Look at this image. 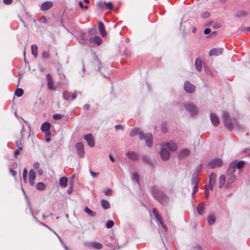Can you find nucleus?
Instances as JSON below:
<instances>
[{
	"mask_svg": "<svg viewBox=\"0 0 250 250\" xmlns=\"http://www.w3.org/2000/svg\"><path fill=\"white\" fill-rule=\"evenodd\" d=\"M161 151L160 154L161 159L163 161H167L170 157V153L167 149L170 151H175L177 149V146L175 143L172 141L167 142V143H162L161 145Z\"/></svg>",
	"mask_w": 250,
	"mask_h": 250,
	"instance_id": "1",
	"label": "nucleus"
},
{
	"mask_svg": "<svg viewBox=\"0 0 250 250\" xmlns=\"http://www.w3.org/2000/svg\"><path fill=\"white\" fill-rule=\"evenodd\" d=\"M131 136L138 135L140 139H144L146 141V146L148 147H151L152 144V135L150 133L143 134L142 131L139 128H134L131 130L130 133Z\"/></svg>",
	"mask_w": 250,
	"mask_h": 250,
	"instance_id": "2",
	"label": "nucleus"
},
{
	"mask_svg": "<svg viewBox=\"0 0 250 250\" xmlns=\"http://www.w3.org/2000/svg\"><path fill=\"white\" fill-rule=\"evenodd\" d=\"M151 192L155 198L163 205L168 203V198L156 186L151 188Z\"/></svg>",
	"mask_w": 250,
	"mask_h": 250,
	"instance_id": "3",
	"label": "nucleus"
},
{
	"mask_svg": "<svg viewBox=\"0 0 250 250\" xmlns=\"http://www.w3.org/2000/svg\"><path fill=\"white\" fill-rule=\"evenodd\" d=\"M222 118L225 124V126L229 130H231L233 128L238 127L237 122L235 119H230L229 114L226 111H224Z\"/></svg>",
	"mask_w": 250,
	"mask_h": 250,
	"instance_id": "4",
	"label": "nucleus"
},
{
	"mask_svg": "<svg viewBox=\"0 0 250 250\" xmlns=\"http://www.w3.org/2000/svg\"><path fill=\"white\" fill-rule=\"evenodd\" d=\"M203 165L200 164L196 168L195 172L193 173L191 178V185L193 186L192 196L195 197V193L197 191L198 188L199 179L197 176V173L199 172L202 169Z\"/></svg>",
	"mask_w": 250,
	"mask_h": 250,
	"instance_id": "5",
	"label": "nucleus"
},
{
	"mask_svg": "<svg viewBox=\"0 0 250 250\" xmlns=\"http://www.w3.org/2000/svg\"><path fill=\"white\" fill-rule=\"evenodd\" d=\"M84 245L88 249H93L94 250H100L103 247L101 243L96 241H87L84 242Z\"/></svg>",
	"mask_w": 250,
	"mask_h": 250,
	"instance_id": "6",
	"label": "nucleus"
},
{
	"mask_svg": "<svg viewBox=\"0 0 250 250\" xmlns=\"http://www.w3.org/2000/svg\"><path fill=\"white\" fill-rule=\"evenodd\" d=\"M186 110L191 115L194 116L198 113V108L193 103H188L185 105Z\"/></svg>",
	"mask_w": 250,
	"mask_h": 250,
	"instance_id": "7",
	"label": "nucleus"
},
{
	"mask_svg": "<svg viewBox=\"0 0 250 250\" xmlns=\"http://www.w3.org/2000/svg\"><path fill=\"white\" fill-rule=\"evenodd\" d=\"M223 161L221 159L215 158L210 160L208 163V167L210 168L220 167L222 166Z\"/></svg>",
	"mask_w": 250,
	"mask_h": 250,
	"instance_id": "8",
	"label": "nucleus"
},
{
	"mask_svg": "<svg viewBox=\"0 0 250 250\" xmlns=\"http://www.w3.org/2000/svg\"><path fill=\"white\" fill-rule=\"evenodd\" d=\"M153 214L155 217L156 221L159 223L164 229V231L166 232L167 231V227L164 224L163 219L161 216V215L159 214V212L157 211V209L155 208H153L152 209Z\"/></svg>",
	"mask_w": 250,
	"mask_h": 250,
	"instance_id": "9",
	"label": "nucleus"
},
{
	"mask_svg": "<svg viewBox=\"0 0 250 250\" xmlns=\"http://www.w3.org/2000/svg\"><path fill=\"white\" fill-rule=\"evenodd\" d=\"M78 154L80 157L83 158L84 156L83 145L81 143H78L75 146Z\"/></svg>",
	"mask_w": 250,
	"mask_h": 250,
	"instance_id": "10",
	"label": "nucleus"
},
{
	"mask_svg": "<svg viewBox=\"0 0 250 250\" xmlns=\"http://www.w3.org/2000/svg\"><path fill=\"white\" fill-rule=\"evenodd\" d=\"M50 124L48 122L44 123L41 126V130L42 132L45 133V136H50Z\"/></svg>",
	"mask_w": 250,
	"mask_h": 250,
	"instance_id": "11",
	"label": "nucleus"
},
{
	"mask_svg": "<svg viewBox=\"0 0 250 250\" xmlns=\"http://www.w3.org/2000/svg\"><path fill=\"white\" fill-rule=\"evenodd\" d=\"M216 179V174L214 173H211L209 176V181L208 186V188L211 190H213L214 185L215 183Z\"/></svg>",
	"mask_w": 250,
	"mask_h": 250,
	"instance_id": "12",
	"label": "nucleus"
},
{
	"mask_svg": "<svg viewBox=\"0 0 250 250\" xmlns=\"http://www.w3.org/2000/svg\"><path fill=\"white\" fill-rule=\"evenodd\" d=\"M184 90L188 93H192L195 90V86L189 82H186L184 86Z\"/></svg>",
	"mask_w": 250,
	"mask_h": 250,
	"instance_id": "13",
	"label": "nucleus"
},
{
	"mask_svg": "<svg viewBox=\"0 0 250 250\" xmlns=\"http://www.w3.org/2000/svg\"><path fill=\"white\" fill-rule=\"evenodd\" d=\"M210 119L211 121L212 125L214 126H217L219 123V120L217 115L214 113H210Z\"/></svg>",
	"mask_w": 250,
	"mask_h": 250,
	"instance_id": "14",
	"label": "nucleus"
},
{
	"mask_svg": "<svg viewBox=\"0 0 250 250\" xmlns=\"http://www.w3.org/2000/svg\"><path fill=\"white\" fill-rule=\"evenodd\" d=\"M84 138L87 141L89 146L93 147L95 146V142L91 134H89L85 135Z\"/></svg>",
	"mask_w": 250,
	"mask_h": 250,
	"instance_id": "15",
	"label": "nucleus"
},
{
	"mask_svg": "<svg viewBox=\"0 0 250 250\" xmlns=\"http://www.w3.org/2000/svg\"><path fill=\"white\" fill-rule=\"evenodd\" d=\"M36 177L35 172L32 169L30 170L29 173V183L31 186L34 185Z\"/></svg>",
	"mask_w": 250,
	"mask_h": 250,
	"instance_id": "16",
	"label": "nucleus"
},
{
	"mask_svg": "<svg viewBox=\"0 0 250 250\" xmlns=\"http://www.w3.org/2000/svg\"><path fill=\"white\" fill-rule=\"evenodd\" d=\"M223 52V49L222 48H213L210 50L209 52V55L212 56H217L220 55Z\"/></svg>",
	"mask_w": 250,
	"mask_h": 250,
	"instance_id": "17",
	"label": "nucleus"
},
{
	"mask_svg": "<svg viewBox=\"0 0 250 250\" xmlns=\"http://www.w3.org/2000/svg\"><path fill=\"white\" fill-rule=\"evenodd\" d=\"M46 80L47 82V87L49 89L53 90L55 89L53 80L50 74H48L46 75Z\"/></svg>",
	"mask_w": 250,
	"mask_h": 250,
	"instance_id": "18",
	"label": "nucleus"
},
{
	"mask_svg": "<svg viewBox=\"0 0 250 250\" xmlns=\"http://www.w3.org/2000/svg\"><path fill=\"white\" fill-rule=\"evenodd\" d=\"M190 150L188 148H183L179 151V156L180 158H185L189 155Z\"/></svg>",
	"mask_w": 250,
	"mask_h": 250,
	"instance_id": "19",
	"label": "nucleus"
},
{
	"mask_svg": "<svg viewBox=\"0 0 250 250\" xmlns=\"http://www.w3.org/2000/svg\"><path fill=\"white\" fill-rule=\"evenodd\" d=\"M53 6V3L51 1H46L42 3L41 8L42 11H45L51 8Z\"/></svg>",
	"mask_w": 250,
	"mask_h": 250,
	"instance_id": "20",
	"label": "nucleus"
},
{
	"mask_svg": "<svg viewBox=\"0 0 250 250\" xmlns=\"http://www.w3.org/2000/svg\"><path fill=\"white\" fill-rule=\"evenodd\" d=\"M89 41L91 42H93L98 45H100L102 42L101 39L98 36L90 38Z\"/></svg>",
	"mask_w": 250,
	"mask_h": 250,
	"instance_id": "21",
	"label": "nucleus"
},
{
	"mask_svg": "<svg viewBox=\"0 0 250 250\" xmlns=\"http://www.w3.org/2000/svg\"><path fill=\"white\" fill-rule=\"evenodd\" d=\"M236 167L234 163L231 162L229 164V166L228 171V176L229 175H233V173L235 172Z\"/></svg>",
	"mask_w": 250,
	"mask_h": 250,
	"instance_id": "22",
	"label": "nucleus"
},
{
	"mask_svg": "<svg viewBox=\"0 0 250 250\" xmlns=\"http://www.w3.org/2000/svg\"><path fill=\"white\" fill-rule=\"evenodd\" d=\"M126 156L130 159L135 160L137 158L138 154L133 151H128L126 153Z\"/></svg>",
	"mask_w": 250,
	"mask_h": 250,
	"instance_id": "23",
	"label": "nucleus"
},
{
	"mask_svg": "<svg viewBox=\"0 0 250 250\" xmlns=\"http://www.w3.org/2000/svg\"><path fill=\"white\" fill-rule=\"evenodd\" d=\"M196 69L198 71H201L202 69V62L200 59L197 58L195 62Z\"/></svg>",
	"mask_w": 250,
	"mask_h": 250,
	"instance_id": "24",
	"label": "nucleus"
},
{
	"mask_svg": "<svg viewBox=\"0 0 250 250\" xmlns=\"http://www.w3.org/2000/svg\"><path fill=\"white\" fill-rule=\"evenodd\" d=\"M228 176V179L227 181L226 186L229 187L232 183H233L235 180V176L234 175H229Z\"/></svg>",
	"mask_w": 250,
	"mask_h": 250,
	"instance_id": "25",
	"label": "nucleus"
},
{
	"mask_svg": "<svg viewBox=\"0 0 250 250\" xmlns=\"http://www.w3.org/2000/svg\"><path fill=\"white\" fill-rule=\"evenodd\" d=\"M98 28L100 32V34L103 36H105L106 33L104 29V27L102 22H99L98 24Z\"/></svg>",
	"mask_w": 250,
	"mask_h": 250,
	"instance_id": "26",
	"label": "nucleus"
},
{
	"mask_svg": "<svg viewBox=\"0 0 250 250\" xmlns=\"http://www.w3.org/2000/svg\"><path fill=\"white\" fill-rule=\"evenodd\" d=\"M204 203L202 202L200 203L197 207L198 213L200 215L202 214L204 211Z\"/></svg>",
	"mask_w": 250,
	"mask_h": 250,
	"instance_id": "27",
	"label": "nucleus"
},
{
	"mask_svg": "<svg viewBox=\"0 0 250 250\" xmlns=\"http://www.w3.org/2000/svg\"><path fill=\"white\" fill-rule=\"evenodd\" d=\"M31 53L32 55L36 58L38 56V46L36 44L31 45Z\"/></svg>",
	"mask_w": 250,
	"mask_h": 250,
	"instance_id": "28",
	"label": "nucleus"
},
{
	"mask_svg": "<svg viewBox=\"0 0 250 250\" xmlns=\"http://www.w3.org/2000/svg\"><path fill=\"white\" fill-rule=\"evenodd\" d=\"M226 181V177L224 175H222L220 176L219 178V188H221L225 185Z\"/></svg>",
	"mask_w": 250,
	"mask_h": 250,
	"instance_id": "29",
	"label": "nucleus"
},
{
	"mask_svg": "<svg viewBox=\"0 0 250 250\" xmlns=\"http://www.w3.org/2000/svg\"><path fill=\"white\" fill-rule=\"evenodd\" d=\"M208 223L209 225H212L214 223L215 221V217L214 215L210 214L208 216L207 218Z\"/></svg>",
	"mask_w": 250,
	"mask_h": 250,
	"instance_id": "30",
	"label": "nucleus"
},
{
	"mask_svg": "<svg viewBox=\"0 0 250 250\" xmlns=\"http://www.w3.org/2000/svg\"><path fill=\"white\" fill-rule=\"evenodd\" d=\"M60 185L63 187H65L67 183V178L65 177H62L60 179Z\"/></svg>",
	"mask_w": 250,
	"mask_h": 250,
	"instance_id": "31",
	"label": "nucleus"
},
{
	"mask_svg": "<svg viewBox=\"0 0 250 250\" xmlns=\"http://www.w3.org/2000/svg\"><path fill=\"white\" fill-rule=\"evenodd\" d=\"M101 205L103 208L106 209L110 208L109 202L105 200H102L101 201Z\"/></svg>",
	"mask_w": 250,
	"mask_h": 250,
	"instance_id": "32",
	"label": "nucleus"
},
{
	"mask_svg": "<svg viewBox=\"0 0 250 250\" xmlns=\"http://www.w3.org/2000/svg\"><path fill=\"white\" fill-rule=\"evenodd\" d=\"M232 163H234L235 164V166L236 168H237L238 169L241 168L245 164V162L243 161H240L238 162L236 161H233Z\"/></svg>",
	"mask_w": 250,
	"mask_h": 250,
	"instance_id": "33",
	"label": "nucleus"
},
{
	"mask_svg": "<svg viewBox=\"0 0 250 250\" xmlns=\"http://www.w3.org/2000/svg\"><path fill=\"white\" fill-rule=\"evenodd\" d=\"M50 52L49 50H43L42 54V57L43 59H49L50 58Z\"/></svg>",
	"mask_w": 250,
	"mask_h": 250,
	"instance_id": "34",
	"label": "nucleus"
},
{
	"mask_svg": "<svg viewBox=\"0 0 250 250\" xmlns=\"http://www.w3.org/2000/svg\"><path fill=\"white\" fill-rule=\"evenodd\" d=\"M36 188L39 190H42L45 189V185L42 182H39L36 185Z\"/></svg>",
	"mask_w": 250,
	"mask_h": 250,
	"instance_id": "35",
	"label": "nucleus"
},
{
	"mask_svg": "<svg viewBox=\"0 0 250 250\" xmlns=\"http://www.w3.org/2000/svg\"><path fill=\"white\" fill-rule=\"evenodd\" d=\"M84 211L91 216H95L96 215L95 212L90 210L88 207H85Z\"/></svg>",
	"mask_w": 250,
	"mask_h": 250,
	"instance_id": "36",
	"label": "nucleus"
},
{
	"mask_svg": "<svg viewBox=\"0 0 250 250\" xmlns=\"http://www.w3.org/2000/svg\"><path fill=\"white\" fill-rule=\"evenodd\" d=\"M23 93V91L21 88H18L15 91V94L17 97H21Z\"/></svg>",
	"mask_w": 250,
	"mask_h": 250,
	"instance_id": "37",
	"label": "nucleus"
},
{
	"mask_svg": "<svg viewBox=\"0 0 250 250\" xmlns=\"http://www.w3.org/2000/svg\"><path fill=\"white\" fill-rule=\"evenodd\" d=\"M104 194L108 196H110L112 194V191L110 188H106L104 190Z\"/></svg>",
	"mask_w": 250,
	"mask_h": 250,
	"instance_id": "38",
	"label": "nucleus"
},
{
	"mask_svg": "<svg viewBox=\"0 0 250 250\" xmlns=\"http://www.w3.org/2000/svg\"><path fill=\"white\" fill-rule=\"evenodd\" d=\"M133 178L134 180H135V181L137 183H139V175L136 172H134L133 173Z\"/></svg>",
	"mask_w": 250,
	"mask_h": 250,
	"instance_id": "39",
	"label": "nucleus"
},
{
	"mask_svg": "<svg viewBox=\"0 0 250 250\" xmlns=\"http://www.w3.org/2000/svg\"><path fill=\"white\" fill-rule=\"evenodd\" d=\"M113 4L111 2H108L105 3L104 9H111L112 8Z\"/></svg>",
	"mask_w": 250,
	"mask_h": 250,
	"instance_id": "40",
	"label": "nucleus"
},
{
	"mask_svg": "<svg viewBox=\"0 0 250 250\" xmlns=\"http://www.w3.org/2000/svg\"><path fill=\"white\" fill-rule=\"evenodd\" d=\"M114 225V222L112 221H108L106 224V227L108 229L111 228Z\"/></svg>",
	"mask_w": 250,
	"mask_h": 250,
	"instance_id": "41",
	"label": "nucleus"
},
{
	"mask_svg": "<svg viewBox=\"0 0 250 250\" xmlns=\"http://www.w3.org/2000/svg\"><path fill=\"white\" fill-rule=\"evenodd\" d=\"M63 96L64 98L66 100H69L70 98V95L67 92H64L63 93Z\"/></svg>",
	"mask_w": 250,
	"mask_h": 250,
	"instance_id": "42",
	"label": "nucleus"
},
{
	"mask_svg": "<svg viewBox=\"0 0 250 250\" xmlns=\"http://www.w3.org/2000/svg\"><path fill=\"white\" fill-rule=\"evenodd\" d=\"M62 115L59 114H56L53 115V118L55 120H60L62 119Z\"/></svg>",
	"mask_w": 250,
	"mask_h": 250,
	"instance_id": "43",
	"label": "nucleus"
},
{
	"mask_svg": "<svg viewBox=\"0 0 250 250\" xmlns=\"http://www.w3.org/2000/svg\"><path fill=\"white\" fill-rule=\"evenodd\" d=\"M15 144H16V146L18 147V148H19V149H22V145H21V141H16Z\"/></svg>",
	"mask_w": 250,
	"mask_h": 250,
	"instance_id": "44",
	"label": "nucleus"
},
{
	"mask_svg": "<svg viewBox=\"0 0 250 250\" xmlns=\"http://www.w3.org/2000/svg\"><path fill=\"white\" fill-rule=\"evenodd\" d=\"M209 13L208 12H203L201 14V17L203 18H207L209 17Z\"/></svg>",
	"mask_w": 250,
	"mask_h": 250,
	"instance_id": "45",
	"label": "nucleus"
},
{
	"mask_svg": "<svg viewBox=\"0 0 250 250\" xmlns=\"http://www.w3.org/2000/svg\"><path fill=\"white\" fill-rule=\"evenodd\" d=\"M247 13L245 11H240L239 14L237 15V16L240 17H244L247 15Z\"/></svg>",
	"mask_w": 250,
	"mask_h": 250,
	"instance_id": "46",
	"label": "nucleus"
},
{
	"mask_svg": "<svg viewBox=\"0 0 250 250\" xmlns=\"http://www.w3.org/2000/svg\"><path fill=\"white\" fill-rule=\"evenodd\" d=\"M86 36L84 34H82V35H81V43H83V44H84L85 43V42L86 41Z\"/></svg>",
	"mask_w": 250,
	"mask_h": 250,
	"instance_id": "47",
	"label": "nucleus"
},
{
	"mask_svg": "<svg viewBox=\"0 0 250 250\" xmlns=\"http://www.w3.org/2000/svg\"><path fill=\"white\" fill-rule=\"evenodd\" d=\"M144 160L146 162V163L149 164H151L152 165V163L150 160V159L147 157V156H144Z\"/></svg>",
	"mask_w": 250,
	"mask_h": 250,
	"instance_id": "48",
	"label": "nucleus"
},
{
	"mask_svg": "<svg viewBox=\"0 0 250 250\" xmlns=\"http://www.w3.org/2000/svg\"><path fill=\"white\" fill-rule=\"evenodd\" d=\"M33 167L35 169H37L40 167V163L38 162H35L34 163Z\"/></svg>",
	"mask_w": 250,
	"mask_h": 250,
	"instance_id": "49",
	"label": "nucleus"
},
{
	"mask_svg": "<svg viewBox=\"0 0 250 250\" xmlns=\"http://www.w3.org/2000/svg\"><path fill=\"white\" fill-rule=\"evenodd\" d=\"M79 5L81 7V8H82V9H87L88 8V6H87L86 5V6H84L83 5V3L82 1H80L79 2Z\"/></svg>",
	"mask_w": 250,
	"mask_h": 250,
	"instance_id": "50",
	"label": "nucleus"
},
{
	"mask_svg": "<svg viewBox=\"0 0 250 250\" xmlns=\"http://www.w3.org/2000/svg\"><path fill=\"white\" fill-rule=\"evenodd\" d=\"M104 4H105V3H104L102 2H99L97 3V6L99 7L103 8V9H104Z\"/></svg>",
	"mask_w": 250,
	"mask_h": 250,
	"instance_id": "51",
	"label": "nucleus"
},
{
	"mask_svg": "<svg viewBox=\"0 0 250 250\" xmlns=\"http://www.w3.org/2000/svg\"><path fill=\"white\" fill-rule=\"evenodd\" d=\"M90 172L91 176L94 178L96 177L99 175V173L93 172L92 170H90Z\"/></svg>",
	"mask_w": 250,
	"mask_h": 250,
	"instance_id": "52",
	"label": "nucleus"
},
{
	"mask_svg": "<svg viewBox=\"0 0 250 250\" xmlns=\"http://www.w3.org/2000/svg\"><path fill=\"white\" fill-rule=\"evenodd\" d=\"M27 174V170L26 168H24L23 170V174H22L23 178L26 177Z\"/></svg>",
	"mask_w": 250,
	"mask_h": 250,
	"instance_id": "53",
	"label": "nucleus"
},
{
	"mask_svg": "<svg viewBox=\"0 0 250 250\" xmlns=\"http://www.w3.org/2000/svg\"><path fill=\"white\" fill-rule=\"evenodd\" d=\"M210 32V29L209 28H206L204 31L205 34H208Z\"/></svg>",
	"mask_w": 250,
	"mask_h": 250,
	"instance_id": "54",
	"label": "nucleus"
},
{
	"mask_svg": "<svg viewBox=\"0 0 250 250\" xmlns=\"http://www.w3.org/2000/svg\"><path fill=\"white\" fill-rule=\"evenodd\" d=\"M21 149H19V148L17 149L15 151V157H17L18 155H19L20 153V150Z\"/></svg>",
	"mask_w": 250,
	"mask_h": 250,
	"instance_id": "55",
	"label": "nucleus"
},
{
	"mask_svg": "<svg viewBox=\"0 0 250 250\" xmlns=\"http://www.w3.org/2000/svg\"><path fill=\"white\" fill-rule=\"evenodd\" d=\"M123 128V127L121 125H118L115 126V129L116 130L122 129Z\"/></svg>",
	"mask_w": 250,
	"mask_h": 250,
	"instance_id": "56",
	"label": "nucleus"
},
{
	"mask_svg": "<svg viewBox=\"0 0 250 250\" xmlns=\"http://www.w3.org/2000/svg\"><path fill=\"white\" fill-rule=\"evenodd\" d=\"M12 1V0H3V2L6 4H9Z\"/></svg>",
	"mask_w": 250,
	"mask_h": 250,
	"instance_id": "57",
	"label": "nucleus"
},
{
	"mask_svg": "<svg viewBox=\"0 0 250 250\" xmlns=\"http://www.w3.org/2000/svg\"><path fill=\"white\" fill-rule=\"evenodd\" d=\"M77 97V92H75L72 94L71 97L72 100H75Z\"/></svg>",
	"mask_w": 250,
	"mask_h": 250,
	"instance_id": "58",
	"label": "nucleus"
},
{
	"mask_svg": "<svg viewBox=\"0 0 250 250\" xmlns=\"http://www.w3.org/2000/svg\"><path fill=\"white\" fill-rule=\"evenodd\" d=\"M10 171L11 173L12 174V175L15 177L16 173V172L12 169H10Z\"/></svg>",
	"mask_w": 250,
	"mask_h": 250,
	"instance_id": "59",
	"label": "nucleus"
},
{
	"mask_svg": "<svg viewBox=\"0 0 250 250\" xmlns=\"http://www.w3.org/2000/svg\"><path fill=\"white\" fill-rule=\"evenodd\" d=\"M220 27V25H219V24H215L213 25V27L214 28H218Z\"/></svg>",
	"mask_w": 250,
	"mask_h": 250,
	"instance_id": "60",
	"label": "nucleus"
},
{
	"mask_svg": "<svg viewBox=\"0 0 250 250\" xmlns=\"http://www.w3.org/2000/svg\"><path fill=\"white\" fill-rule=\"evenodd\" d=\"M109 158H110V160L112 162H114V158L113 157V156L111 155H109Z\"/></svg>",
	"mask_w": 250,
	"mask_h": 250,
	"instance_id": "61",
	"label": "nucleus"
},
{
	"mask_svg": "<svg viewBox=\"0 0 250 250\" xmlns=\"http://www.w3.org/2000/svg\"><path fill=\"white\" fill-rule=\"evenodd\" d=\"M38 173L39 174H42V172H43V171L42 169H39L37 171Z\"/></svg>",
	"mask_w": 250,
	"mask_h": 250,
	"instance_id": "62",
	"label": "nucleus"
},
{
	"mask_svg": "<svg viewBox=\"0 0 250 250\" xmlns=\"http://www.w3.org/2000/svg\"><path fill=\"white\" fill-rule=\"evenodd\" d=\"M205 194H206V198H207L209 195V191L208 190H206Z\"/></svg>",
	"mask_w": 250,
	"mask_h": 250,
	"instance_id": "63",
	"label": "nucleus"
},
{
	"mask_svg": "<svg viewBox=\"0 0 250 250\" xmlns=\"http://www.w3.org/2000/svg\"><path fill=\"white\" fill-rule=\"evenodd\" d=\"M196 31V28L195 27H193L192 28V32L193 33H195Z\"/></svg>",
	"mask_w": 250,
	"mask_h": 250,
	"instance_id": "64",
	"label": "nucleus"
}]
</instances>
